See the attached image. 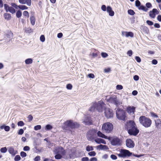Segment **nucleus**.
Returning a JSON list of instances; mask_svg holds the SVG:
<instances>
[{
    "instance_id": "obj_1",
    "label": "nucleus",
    "mask_w": 161,
    "mask_h": 161,
    "mask_svg": "<svg viewBox=\"0 0 161 161\" xmlns=\"http://www.w3.org/2000/svg\"><path fill=\"white\" fill-rule=\"evenodd\" d=\"M127 129L128 133L130 135L136 136L139 132L135 124L133 121H129L127 123Z\"/></svg>"
},
{
    "instance_id": "obj_2",
    "label": "nucleus",
    "mask_w": 161,
    "mask_h": 161,
    "mask_svg": "<svg viewBox=\"0 0 161 161\" xmlns=\"http://www.w3.org/2000/svg\"><path fill=\"white\" fill-rule=\"evenodd\" d=\"M105 105L106 104L103 102L101 101H99L97 103H92L91 107L89 109V110L92 111L96 109L99 112H102Z\"/></svg>"
},
{
    "instance_id": "obj_3",
    "label": "nucleus",
    "mask_w": 161,
    "mask_h": 161,
    "mask_svg": "<svg viewBox=\"0 0 161 161\" xmlns=\"http://www.w3.org/2000/svg\"><path fill=\"white\" fill-rule=\"evenodd\" d=\"M139 121L141 125L145 127H150L152 124V120L144 116H142L139 118Z\"/></svg>"
},
{
    "instance_id": "obj_4",
    "label": "nucleus",
    "mask_w": 161,
    "mask_h": 161,
    "mask_svg": "<svg viewBox=\"0 0 161 161\" xmlns=\"http://www.w3.org/2000/svg\"><path fill=\"white\" fill-rule=\"evenodd\" d=\"M116 115L117 118L119 120H125V113L122 109L117 108L116 111Z\"/></svg>"
},
{
    "instance_id": "obj_5",
    "label": "nucleus",
    "mask_w": 161,
    "mask_h": 161,
    "mask_svg": "<svg viewBox=\"0 0 161 161\" xmlns=\"http://www.w3.org/2000/svg\"><path fill=\"white\" fill-rule=\"evenodd\" d=\"M113 128V125L110 122H107L103 124L102 126L103 131L107 133H110Z\"/></svg>"
},
{
    "instance_id": "obj_6",
    "label": "nucleus",
    "mask_w": 161,
    "mask_h": 161,
    "mask_svg": "<svg viewBox=\"0 0 161 161\" xmlns=\"http://www.w3.org/2000/svg\"><path fill=\"white\" fill-rule=\"evenodd\" d=\"M68 127L73 129L79 127V125L76 122H73L71 120H68L65 122L64 124Z\"/></svg>"
},
{
    "instance_id": "obj_7",
    "label": "nucleus",
    "mask_w": 161,
    "mask_h": 161,
    "mask_svg": "<svg viewBox=\"0 0 161 161\" xmlns=\"http://www.w3.org/2000/svg\"><path fill=\"white\" fill-rule=\"evenodd\" d=\"M111 144L114 146H119L121 144V141L118 137H110Z\"/></svg>"
},
{
    "instance_id": "obj_8",
    "label": "nucleus",
    "mask_w": 161,
    "mask_h": 161,
    "mask_svg": "<svg viewBox=\"0 0 161 161\" xmlns=\"http://www.w3.org/2000/svg\"><path fill=\"white\" fill-rule=\"evenodd\" d=\"M120 153L118 154V156L120 157L125 158L128 156H130L132 154L129 151L125 149H121L120 151Z\"/></svg>"
},
{
    "instance_id": "obj_9",
    "label": "nucleus",
    "mask_w": 161,
    "mask_h": 161,
    "mask_svg": "<svg viewBox=\"0 0 161 161\" xmlns=\"http://www.w3.org/2000/svg\"><path fill=\"white\" fill-rule=\"evenodd\" d=\"M97 131L95 130H90L87 134V137L88 140H92L94 138V136L96 135Z\"/></svg>"
},
{
    "instance_id": "obj_10",
    "label": "nucleus",
    "mask_w": 161,
    "mask_h": 161,
    "mask_svg": "<svg viewBox=\"0 0 161 161\" xmlns=\"http://www.w3.org/2000/svg\"><path fill=\"white\" fill-rule=\"evenodd\" d=\"M104 114L106 117L108 119L113 117L114 115L113 110L109 108H106L105 109Z\"/></svg>"
},
{
    "instance_id": "obj_11",
    "label": "nucleus",
    "mask_w": 161,
    "mask_h": 161,
    "mask_svg": "<svg viewBox=\"0 0 161 161\" xmlns=\"http://www.w3.org/2000/svg\"><path fill=\"white\" fill-rule=\"evenodd\" d=\"M141 3L138 0H136L135 1V5L136 7H138L139 10H142L144 11L147 12L148 9L146 7L143 5H140Z\"/></svg>"
},
{
    "instance_id": "obj_12",
    "label": "nucleus",
    "mask_w": 161,
    "mask_h": 161,
    "mask_svg": "<svg viewBox=\"0 0 161 161\" xmlns=\"http://www.w3.org/2000/svg\"><path fill=\"white\" fill-rule=\"evenodd\" d=\"M4 8L6 12H9L10 13L14 14L15 13V10L12 6H9L7 4H4Z\"/></svg>"
},
{
    "instance_id": "obj_13",
    "label": "nucleus",
    "mask_w": 161,
    "mask_h": 161,
    "mask_svg": "<svg viewBox=\"0 0 161 161\" xmlns=\"http://www.w3.org/2000/svg\"><path fill=\"white\" fill-rule=\"evenodd\" d=\"M126 111L130 115H133L135 111V108L133 106H128L127 108Z\"/></svg>"
},
{
    "instance_id": "obj_14",
    "label": "nucleus",
    "mask_w": 161,
    "mask_h": 161,
    "mask_svg": "<svg viewBox=\"0 0 161 161\" xmlns=\"http://www.w3.org/2000/svg\"><path fill=\"white\" fill-rule=\"evenodd\" d=\"M159 14V12L157 9L153 8L152 11L149 12V15L152 18H154L155 17L156 14Z\"/></svg>"
},
{
    "instance_id": "obj_15",
    "label": "nucleus",
    "mask_w": 161,
    "mask_h": 161,
    "mask_svg": "<svg viewBox=\"0 0 161 161\" xmlns=\"http://www.w3.org/2000/svg\"><path fill=\"white\" fill-rule=\"evenodd\" d=\"M8 151L9 153L11 154L12 156H14L18 153L17 151L15 150L14 148L12 147H8Z\"/></svg>"
},
{
    "instance_id": "obj_16",
    "label": "nucleus",
    "mask_w": 161,
    "mask_h": 161,
    "mask_svg": "<svg viewBox=\"0 0 161 161\" xmlns=\"http://www.w3.org/2000/svg\"><path fill=\"white\" fill-rule=\"evenodd\" d=\"M126 146L129 148H133L135 145L134 142L130 139H128L126 140Z\"/></svg>"
},
{
    "instance_id": "obj_17",
    "label": "nucleus",
    "mask_w": 161,
    "mask_h": 161,
    "mask_svg": "<svg viewBox=\"0 0 161 161\" xmlns=\"http://www.w3.org/2000/svg\"><path fill=\"white\" fill-rule=\"evenodd\" d=\"M55 153H61L63 155L64 154L65 151L63 148L61 147H56L55 148Z\"/></svg>"
},
{
    "instance_id": "obj_18",
    "label": "nucleus",
    "mask_w": 161,
    "mask_h": 161,
    "mask_svg": "<svg viewBox=\"0 0 161 161\" xmlns=\"http://www.w3.org/2000/svg\"><path fill=\"white\" fill-rule=\"evenodd\" d=\"M83 122L86 125H91L92 124V122L91 117L89 116H86L84 119Z\"/></svg>"
},
{
    "instance_id": "obj_19",
    "label": "nucleus",
    "mask_w": 161,
    "mask_h": 161,
    "mask_svg": "<svg viewBox=\"0 0 161 161\" xmlns=\"http://www.w3.org/2000/svg\"><path fill=\"white\" fill-rule=\"evenodd\" d=\"M107 12L108 13L109 16H113L114 15V12L112 10V8L110 6L107 7Z\"/></svg>"
},
{
    "instance_id": "obj_20",
    "label": "nucleus",
    "mask_w": 161,
    "mask_h": 161,
    "mask_svg": "<svg viewBox=\"0 0 161 161\" xmlns=\"http://www.w3.org/2000/svg\"><path fill=\"white\" fill-rule=\"evenodd\" d=\"M97 136L99 137L106 139H108L109 140H110V137H108L107 136H105L104 134L102 133L100 131H98V132H97Z\"/></svg>"
},
{
    "instance_id": "obj_21",
    "label": "nucleus",
    "mask_w": 161,
    "mask_h": 161,
    "mask_svg": "<svg viewBox=\"0 0 161 161\" xmlns=\"http://www.w3.org/2000/svg\"><path fill=\"white\" fill-rule=\"evenodd\" d=\"M155 126L158 129L160 128L161 125V121L159 119L154 120Z\"/></svg>"
},
{
    "instance_id": "obj_22",
    "label": "nucleus",
    "mask_w": 161,
    "mask_h": 161,
    "mask_svg": "<svg viewBox=\"0 0 161 161\" xmlns=\"http://www.w3.org/2000/svg\"><path fill=\"white\" fill-rule=\"evenodd\" d=\"M95 142L98 144L103 143L106 144V142L104 140L100 138L96 139L94 140Z\"/></svg>"
},
{
    "instance_id": "obj_23",
    "label": "nucleus",
    "mask_w": 161,
    "mask_h": 161,
    "mask_svg": "<svg viewBox=\"0 0 161 161\" xmlns=\"http://www.w3.org/2000/svg\"><path fill=\"white\" fill-rule=\"evenodd\" d=\"M117 99L116 96L114 95L111 96L109 99V101L113 103H114Z\"/></svg>"
},
{
    "instance_id": "obj_24",
    "label": "nucleus",
    "mask_w": 161,
    "mask_h": 161,
    "mask_svg": "<svg viewBox=\"0 0 161 161\" xmlns=\"http://www.w3.org/2000/svg\"><path fill=\"white\" fill-rule=\"evenodd\" d=\"M4 16L5 19L7 20H9L11 18V15L9 13H5L4 14Z\"/></svg>"
},
{
    "instance_id": "obj_25",
    "label": "nucleus",
    "mask_w": 161,
    "mask_h": 161,
    "mask_svg": "<svg viewBox=\"0 0 161 161\" xmlns=\"http://www.w3.org/2000/svg\"><path fill=\"white\" fill-rule=\"evenodd\" d=\"M97 147L101 150H107L108 149V147L106 145H103L101 144L97 146Z\"/></svg>"
},
{
    "instance_id": "obj_26",
    "label": "nucleus",
    "mask_w": 161,
    "mask_h": 161,
    "mask_svg": "<svg viewBox=\"0 0 161 161\" xmlns=\"http://www.w3.org/2000/svg\"><path fill=\"white\" fill-rule=\"evenodd\" d=\"M30 20L31 22V25H34L35 24V17L32 15L30 17Z\"/></svg>"
},
{
    "instance_id": "obj_27",
    "label": "nucleus",
    "mask_w": 161,
    "mask_h": 161,
    "mask_svg": "<svg viewBox=\"0 0 161 161\" xmlns=\"http://www.w3.org/2000/svg\"><path fill=\"white\" fill-rule=\"evenodd\" d=\"M6 36L9 38H12L13 36V34L11 31H8L6 34Z\"/></svg>"
},
{
    "instance_id": "obj_28",
    "label": "nucleus",
    "mask_w": 161,
    "mask_h": 161,
    "mask_svg": "<svg viewBox=\"0 0 161 161\" xmlns=\"http://www.w3.org/2000/svg\"><path fill=\"white\" fill-rule=\"evenodd\" d=\"M133 37L134 36V34L133 32L131 31L127 32V34L126 35V37Z\"/></svg>"
},
{
    "instance_id": "obj_29",
    "label": "nucleus",
    "mask_w": 161,
    "mask_h": 161,
    "mask_svg": "<svg viewBox=\"0 0 161 161\" xmlns=\"http://www.w3.org/2000/svg\"><path fill=\"white\" fill-rule=\"evenodd\" d=\"M114 104L116 105L117 106H118L119 105H120L121 104H122V102L121 101H120L119 100H118L116 99Z\"/></svg>"
},
{
    "instance_id": "obj_30",
    "label": "nucleus",
    "mask_w": 161,
    "mask_h": 161,
    "mask_svg": "<svg viewBox=\"0 0 161 161\" xmlns=\"http://www.w3.org/2000/svg\"><path fill=\"white\" fill-rule=\"evenodd\" d=\"M18 8L20 9L25 10L28 8V7L25 5H19Z\"/></svg>"
},
{
    "instance_id": "obj_31",
    "label": "nucleus",
    "mask_w": 161,
    "mask_h": 161,
    "mask_svg": "<svg viewBox=\"0 0 161 161\" xmlns=\"http://www.w3.org/2000/svg\"><path fill=\"white\" fill-rule=\"evenodd\" d=\"M141 29L144 32L146 33H147L148 31V28L145 26H142L141 27Z\"/></svg>"
},
{
    "instance_id": "obj_32",
    "label": "nucleus",
    "mask_w": 161,
    "mask_h": 161,
    "mask_svg": "<svg viewBox=\"0 0 161 161\" xmlns=\"http://www.w3.org/2000/svg\"><path fill=\"white\" fill-rule=\"evenodd\" d=\"M7 149L6 147L1 148L0 149V152L2 153H5L7 152Z\"/></svg>"
},
{
    "instance_id": "obj_33",
    "label": "nucleus",
    "mask_w": 161,
    "mask_h": 161,
    "mask_svg": "<svg viewBox=\"0 0 161 161\" xmlns=\"http://www.w3.org/2000/svg\"><path fill=\"white\" fill-rule=\"evenodd\" d=\"M22 15V12L20 10H18L16 13V16L18 18H19Z\"/></svg>"
},
{
    "instance_id": "obj_34",
    "label": "nucleus",
    "mask_w": 161,
    "mask_h": 161,
    "mask_svg": "<svg viewBox=\"0 0 161 161\" xmlns=\"http://www.w3.org/2000/svg\"><path fill=\"white\" fill-rule=\"evenodd\" d=\"M97 52H98V51L97 50H95V53H92V56L93 58H96L98 56Z\"/></svg>"
},
{
    "instance_id": "obj_35",
    "label": "nucleus",
    "mask_w": 161,
    "mask_h": 161,
    "mask_svg": "<svg viewBox=\"0 0 161 161\" xmlns=\"http://www.w3.org/2000/svg\"><path fill=\"white\" fill-rule=\"evenodd\" d=\"M86 150L87 151H92L93 150V147L92 146H88L86 147Z\"/></svg>"
},
{
    "instance_id": "obj_36",
    "label": "nucleus",
    "mask_w": 161,
    "mask_h": 161,
    "mask_svg": "<svg viewBox=\"0 0 161 161\" xmlns=\"http://www.w3.org/2000/svg\"><path fill=\"white\" fill-rule=\"evenodd\" d=\"M128 14L130 15H133L135 14V12L132 9H129L128 10Z\"/></svg>"
},
{
    "instance_id": "obj_37",
    "label": "nucleus",
    "mask_w": 161,
    "mask_h": 161,
    "mask_svg": "<svg viewBox=\"0 0 161 161\" xmlns=\"http://www.w3.org/2000/svg\"><path fill=\"white\" fill-rule=\"evenodd\" d=\"M101 56L103 58H106L108 56V54L105 52H102L101 54Z\"/></svg>"
},
{
    "instance_id": "obj_38",
    "label": "nucleus",
    "mask_w": 161,
    "mask_h": 161,
    "mask_svg": "<svg viewBox=\"0 0 161 161\" xmlns=\"http://www.w3.org/2000/svg\"><path fill=\"white\" fill-rule=\"evenodd\" d=\"M52 126L50 125H47L46 126L45 129L46 130H49L52 129Z\"/></svg>"
},
{
    "instance_id": "obj_39",
    "label": "nucleus",
    "mask_w": 161,
    "mask_h": 161,
    "mask_svg": "<svg viewBox=\"0 0 161 161\" xmlns=\"http://www.w3.org/2000/svg\"><path fill=\"white\" fill-rule=\"evenodd\" d=\"M104 72L105 73H108L111 71V69L110 68H105L103 69Z\"/></svg>"
},
{
    "instance_id": "obj_40",
    "label": "nucleus",
    "mask_w": 161,
    "mask_h": 161,
    "mask_svg": "<svg viewBox=\"0 0 161 161\" xmlns=\"http://www.w3.org/2000/svg\"><path fill=\"white\" fill-rule=\"evenodd\" d=\"M55 158L56 159H60L62 158V156L59 154H58L55 155Z\"/></svg>"
},
{
    "instance_id": "obj_41",
    "label": "nucleus",
    "mask_w": 161,
    "mask_h": 161,
    "mask_svg": "<svg viewBox=\"0 0 161 161\" xmlns=\"http://www.w3.org/2000/svg\"><path fill=\"white\" fill-rule=\"evenodd\" d=\"M146 7L147 8H151L152 7L151 3L149 2L147 3L146 4Z\"/></svg>"
},
{
    "instance_id": "obj_42",
    "label": "nucleus",
    "mask_w": 161,
    "mask_h": 161,
    "mask_svg": "<svg viewBox=\"0 0 161 161\" xmlns=\"http://www.w3.org/2000/svg\"><path fill=\"white\" fill-rule=\"evenodd\" d=\"M151 116L153 118H157L158 117V116L153 112H151L150 113Z\"/></svg>"
},
{
    "instance_id": "obj_43",
    "label": "nucleus",
    "mask_w": 161,
    "mask_h": 161,
    "mask_svg": "<svg viewBox=\"0 0 161 161\" xmlns=\"http://www.w3.org/2000/svg\"><path fill=\"white\" fill-rule=\"evenodd\" d=\"M23 15L27 18H29V16L28 12L26 11H25L23 12Z\"/></svg>"
},
{
    "instance_id": "obj_44",
    "label": "nucleus",
    "mask_w": 161,
    "mask_h": 161,
    "mask_svg": "<svg viewBox=\"0 0 161 161\" xmlns=\"http://www.w3.org/2000/svg\"><path fill=\"white\" fill-rule=\"evenodd\" d=\"M41 128V126L40 125H38L34 127V129L36 130H40Z\"/></svg>"
},
{
    "instance_id": "obj_45",
    "label": "nucleus",
    "mask_w": 161,
    "mask_h": 161,
    "mask_svg": "<svg viewBox=\"0 0 161 161\" xmlns=\"http://www.w3.org/2000/svg\"><path fill=\"white\" fill-rule=\"evenodd\" d=\"M88 155L91 156H94L96 154V153L94 151H92L89 152L88 153Z\"/></svg>"
},
{
    "instance_id": "obj_46",
    "label": "nucleus",
    "mask_w": 161,
    "mask_h": 161,
    "mask_svg": "<svg viewBox=\"0 0 161 161\" xmlns=\"http://www.w3.org/2000/svg\"><path fill=\"white\" fill-rule=\"evenodd\" d=\"M21 159V158L19 155H17L14 158V160L15 161H18L19 160Z\"/></svg>"
},
{
    "instance_id": "obj_47",
    "label": "nucleus",
    "mask_w": 161,
    "mask_h": 161,
    "mask_svg": "<svg viewBox=\"0 0 161 161\" xmlns=\"http://www.w3.org/2000/svg\"><path fill=\"white\" fill-rule=\"evenodd\" d=\"M17 125L19 126H23L25 125V123L23 122V121H19L18 122Z\"/></svg>"
},
{
    "instance_id": "obj_48",
    "label": "nucleus",
    "mask_w": 161,
    "mask_h": 161,
    "mask_svg": "<svg viewBox=\"0 0 161 161\" xmlns=\"http://www.w3.org/2000/svg\"><path fill=\"white\" fill-rule=\"evenodd\" d=\"M66 88L68 90H71L72 88V86L70 84H69L66 85Z\"/></svg>"
},
{
    "instance_id": "obj_49",
    "label": "nucleus",
    "mask_w": 161,
    "mask_h": 161,
    "mask_svg": "<svg viewBox=\"0 0 161 161\" xmlns=\"http://www.w3.org/2000/svg\"><path fill=\"white\" fill-rule=\"evenodd\" d=\"M40 40L42 42H44L45 41V37L44 36L42 35L40 37Z\"/></svg>"
},
{
    "instance_id": "obj_50",
    "label": "nucleus",
    "mask_w": 161,
    "mask_h": 161,
    "mask_svg": "<svg viewBox=\"0 0 161 161\" xmlns=\"http://www.w3.org/2000/svg\"><path fill=\"white\" fill-rule=\"evenodd\" d=\"M26 3L29 6H30L31 4V0H25Z\"/></svg>"
},
{
    "instance_id": "obj_51",
    "label": "nucleus",
    "mask_w": 161,
    "mask_h": 161,
    "mask_svg": "<svg viewBox=\"0 0 161 161\" xmlns=\"http://www.w3.org/2000/svg\"><path fill=\"white\" fill-rule=\"evenodd\" d=\"M116 88L117 90H121L123 88V86L121 85H117Z\"/></svg>"
},
{
    "instance_id": "obj_52",
    "label": "nucleus",
    "mask_w": 161,
    "mask_h": 161,
    "mask_svg": "<svg viewBox=\"0 0 161 161\" xmlns=\"http://www.w3.org/2000/svg\"><path fill=\"white\" fill-rule=\"evenodd\" d=\"M101 9L103 11H105L107 10V8L105 5H103L101 6Z\"/></svg>"
},
{
    "instance_id": "obj_53",
    "label": "nucleus",
    "mask_w": 161,
    "mask_h": 161,
    "mask_svg": "<svg viewBox=\"0 0 161 161\" xmlns=\"http://www.w3.org/2000/svg\"><path fill=\"white\" fill-rule=\"evenodd\" d=\"M11 6L14 8H15L16 9H17L18 8V5H17L15 3H12L11 4Z\"/></svg>"
},
{
    "instance_id": "obj_54",
    "label": "nucleus",
    "mask_w": 161,
    "mask_h": 161,
    "mask_svg": "<svg viewBox=\"0 0 161 161\" xmlns=\"http://www.w3.org/2000/svg\"><path fill=\"white\" fill-rule=\"evenodd\" d=\"M20 155L22 157H25L26 156V154L24 152H21L20 153Z\"/></svg>"
},
{
    "instance_id": "obj_55",
    "label": "nucleus",
    "mask_w": 161,
    "mask_h": 161,
    "mask_svg": "<svg viewBox=\"0 0 161 161\" xmlns=\"http://www.w3.org/2000/svg\"><path fill=\"white\" fill-rule=\"evenodd\" d=\"M146 22L149 25H152L153 24V23L152 21L149 20H147L146 21Z\"/></svg>"
},
{
    "instance_id": "obj_56",
    "label": "nucleus",
    "mask_w": 161,
    "mask_h": 161,
    "mask_svg": "<svg viewBox=\"0 0 161 161\" xmlns=\"http://www.w3.org/2000/svg\"><path fill=\"white\" fill-rule=\"evenodd\" d=\"M30 149V148L29 146H25L23 148V150L25 151H29Z\"/></svg>"
},
{
    "instance_id": "obj_57",
    "label": "nucleus",
    "mask_w": 161,
    "mask_h": 161,
    "mask_svg": "<svg viewBox=\"0 0 161 161\" xmlns=\"http://www.w3.org/2000/svg\"><path fill=\"white\" fill-rule=\"evenodd\" d=\"M111 158L114 160H116L117 159V157L114 154H112L110 156Z\"/></svg>"
},
{
    "instance_id": "obj_58",
    "label": "nucleus",
    "mask_w": 161,
    "mask_h": 161,
    "mask_svg": "<svg viewBox=\"0 0 161 161\" xmlns=\"http://www.w3.org/2000/svg\"><path fill=\"white\" fill-rule=\"evenodd\" d=\"M4 129L5 131H8L10 130V127L8 126H5Z\"/></svg>"
},
{
    "instance_id": "obj_59",
    "label": "nucleus",
    "mask_w": 161,
    "mask_h": 161,
    "mask_svg": "<svg viewBox=\"0 0 161 161\" xmlns=\"http://www.w3.org/2000/svg\"><path fill=\"white\" fill-rule=\"evenodd\" d=\"M24 133V130L22 129H20L18 132V134L19 135H22Z\"/></svg>"
},
{
    "instance_id": "obj_60",
    "label": "nucleus",
    "mask_w": 161,
    "mask_h": 161,
    "mask_svg": "<svg viewBox=\"0 0 161 161\" xmlns=\"http://www.w3.org/2000/svg\"><path fill=\"white\" fill-rule=\"evenodd\" d=\"M89 158L88 157H83L81 159V161H88Z\"/></svg>"
},
{
    "instance_id": "obj_61",
    "label": "nucleus",
    "mask_w": 161,
    "mask_h": 161,
    "mask_svg": "<svg viewBox=\"0 0 161 161\" xmlns=\"http://www.w3.org/2000/svg\"><path fill=\"white\" fill-rule=\"evenodd\" d=\"M40 157L39 156L36 157L34 159L35 161H38L40 160Z\"/></svg>"
},
{
    "instance_id": "obj_62",
    "label": "nucleus",
    "mask_w": 161,
    "mask_h": 161,
    "mask_svg": "<svg viewBox=\"0 0 161 161\" xmlns=\"http://www.w3.org/2000/svg\"><path fill=\"white\" fill-rule=\"evenodd\" d=\"M127 54L129 56H131L132 54V51L131 50L128 51L127 52Z\"/></svg>"
},
{
    "instance_id": "obj_63",
    "label": "nucleus",
    "mask_w": 161,
    "mask_h": 161,
    "mask_svg": "<svg viewBox=\"0 0 161 161\" xmlns=\"http://www.w3.org/2000/svg\"><path fill=\"white\" fill-rule=\"evenodd\" d=\"M19 3L22 4H26V2L25 0H19Z\"/></svg>"
},
{
    "instance_id": "obj_64",
    "label": "nucleus",
    "mask_w": 161,
    "mask_h": 161,
    "mask_svg": "<svg viewBox=\"0 0 161 161\" xmlns=\"http://www.w3.org/2000/svg\"><path fill=\"white\" fill-rule=\"evenodd\" d=\"M88 76L89 77L92 78H93L94 77V75L93 74H88Z\"/></svg>"
}]
</instances>
